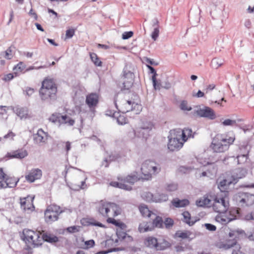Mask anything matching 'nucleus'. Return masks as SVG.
I'll return each mask as SVG.
<instances>
[{"mask_svg":"<svg viewBox=\"0 0 254 254\" xmlns=\"http://www.w3.org/2000/svg\"><path fill=\"white\" fill-rule=\"evenodd\" d=\"M142 198L147 202H154V194L151 192L146 191L144 192L141 194Z\"/></svg>","mask_w":254,"mask_h":254,"instance_id":"nucleus-42","label":"nucleus"},{"mask_svg":"<svg viewBox=\"0 0 254 254\" xmlns=\"http://www.w3.org/2000/svg\"><path fill=\"white\" fill-rule=\"evenodd\" d=\"M134 75L132 72L125 68L123 71L122 77L123 87L122 88L125 90H128L131 87L133 82Z\"/></svg>","mask_w":254,"mask_h":254,"instance_id":"nucleus-17","label":"nucleus"},{"mask_svg":"<svg viewBox=\"0 0 254 254\" xmlns=\"http://www.w3.org/2000/svg\"><path fill=\"white\" fill-rule=\"evenodd\" d=\"M70 174L73 175V178L70 184V187L72 189L78 190L80 189H83L85 188V179L84 178L83 174L80 171L74 168L68 169L66 171V174ZM66 175L64 178H66Z\"/></svg>","mask_w":254,"mask_h":254,"instance_id":"nucleus-9","label":"nucleus"},{"mask_svg":"<svg viewBox=\"0 0 254 254\" xmlns=\"http://www.w3.org/2000/svg\"><path fill=\"white\" fill-rule=\"evenodd\" d=\"M151 79L154 89L159 90L161 87L160 82L157 80L156 77L152 76Z\"/></svg>","mask_w":254,"mask_h":254,"instance_id":"nucleus-47","label":"nucleus"},{"mask_svg":"<svg viewBox=\"0 0 254 254\" xmlns=\"http://www.w3.org/2000/svg\"><path fill=\"white\" fill-rule=\"evenodd\" d=\"M161 167L159 164L150 160L145 161L142 164L141 171L143 175V179L149 180L152 175H155L160 172Z\"/></svg>","mask_w":254,"mask_h":254,"instance_id":"nucleus-7","label":"nucleus"},{"mask_svg":"<svg viewBox=\"0 0 254 254\" xmlns=\"http://www.w3.org/2000/svg\"><path fill=\"white\" fill-rule=\"evenodd\" d=\"M139 179V177L138 176L137 173L133 172L124 178H123L122 177L119 178V180H121L123 182L119 183L117 182H112L110 183V185L114 187L119 188L127 190H130L132 189V187L130 186L124 184V183H127L132 185Z\"/></svg>","mask_w":254,"mask_h":254,"instance_id":"nucleus-10","label":"nucleus"},{"mask_svg":"<svg viewBox=\"0 0 254 254\" xmlns=\"http://www.w3.org/2000/svg\"><path fill=\"white\" fill-rule=\"evenodd\" d=\"M235 140V135L232 132L217 134L213 137L210 148L215 152H224L229 149Z\"/></svg>","mask_w":254,"mask_h":254,"instance_id":"nucleus-1","label":"nucleus"},{"mask_svg":"<svg viewBox=\"0 0 254 254\" xmlns=\"http://www.w3.org/2000/svg\"><path fill=\"white\" fill-rule=\"evenodd\" d=\"M4 57L7 59H11L13 57V54L10 48L7 49L4 52Z\"/></svg>","mask_w":254,"mask_h":254,"instance_id":"nucleus-58","label":"nucleus"},{"mask_svg":"<svg viewBox=\"0 0 254 254\" xmlns=\"http://www.w3.org/2000/svg\"><path fill=\"white\" fill-rule=\"evenodd\" d=\"M233 200L239 206H251L254 204V194L240 192L234 196Z\"/></svg>","mask_w":254,"mask_h":254,"instance_id":"nucleus-11","label":"nucleus"},{"mask_svg":"<svg viewBox=\"0 0 254 254\" xmlns=\"http://www.w3.org/2000/svg\"><path fill=\"white\" fill-rule=\"evenodd\" d=\"M124 229H118L117 230V235L119 239L121 240H125L127 239V241H131L132 240V238L130 236L128 235L126 232H124L123 230Z\"/></svg>","mask_w":254,"mask_h":254,"instance_id":"nucleus-37","label":"nucleus"},{"mask_svg":"<svg viewBox=\"0 0 254 254\" xmlns=\"http://www.w3.org/2000/svg\"><path fill=\"white\" fill-rule=\"evenodd\" d=\"M245 232L242 230H231L229 233V236L234 241H228L225 243L222 244L220 248L227 250L234 247L235 249L233 251L232 254H239L241 247L236 241L243 238Z\"/></svg>","mask_w":254,"mask_h":254,"instance_id":"nucleus-6","label":"nucleus"},{"mask_svg":"<svg viewBox=\"0 0 254 254\" xmlns=\"http://www.w3.org/2000/svg\"><path fill=\"white\" fill-rule=\"evenodd\" d=\"M90 58L95 65L98 66H100L102 65V62L99 60V59L98 58L96 54H90Z\"/></svg>","mask_w":254,"mask_h":254,"instance_id":"nucleus-45","label":"nucleus"},{"mask_svg":"<svg viewBox=\"0 0 254 254\" xmlns=\"http://www.w3.org/2000/svg\"><path fill=\"white\" fill-rule=\"evenodd\" d=\"M5 180L7 188H11L16 187L19 181V180H16V179L8 176H7Z\"/></svg>","mask_w":254,"mask_h":254,"instance_id":"nucleus-41","label":"nucleus"},{"mask_svg":"<svg viewBox=\"0 0 254 254\" xmlns=\"http://www.w3.org/2000/svg\"><path fill=\"white\" fill-rule=\"evenodd\" d=\"M159 34V29L158 27H156L154 28L153 31L151 34V38L154 40V41H156L158 37Z\"/></svg>","mask_w":254,"mask_h":254,"instance_id":"nucleus-54","label":"nucleus"},{"mask_svg":"<svg viewBox=\"0 0 254 254\" xmlns=\"http://www.w3.org/2000/svg\"><path fill=\"white\" fill-rule=\"evenodd\" d=\"M112 217H109L107 219V222L109 223H112L115 225L116 226L119 227V229H125L126 228V225L123 222H119L114 218H112Z\"/></svg>","mask_w":254,"mask_h":254,"instance_id":"nucleus-40","label":"nucleus"},{"mask_svg":"<svg viewBox=\"0 0 254 254\" xmlns=\"http://www.w3.org/2000/svg\"><path fill=\"white\" fill-rule=\"evenodd\" d=\"M13 112L21 120L31 117L28 108L26 107H16L13 109Z\"/></svg>","mask_w":254,"mask_h":254,"instance_id":"nucleus-26","label":"nucleus"},{"mask_svg":"<svg viewBox=\"0 0 254 254\" xmlns=\"http://www.w3.org/2000/svg\"><path fill=\"white\" fill-rule=\"evenodd\" d=\"M164 224L167 229H169L174 225V221L170 218H167L165 220Z\"/></svg>","mask_w":254,"mask_h":254,"instance_id":"nucleus-52","label":"nucleus"},{"mask_svg":"<svg viewBox=\"0 0 254 254\" xmlns=\"http://www.w3.org/2000/svg\"><path fill=\"white\" fill-rule=\"evenodd\" d=\"M117 121L119 125H123L127 123V120L124 115H120L117 118Z\"/></svg>","mask_w":254,"mask_h":254,"instance_id":"nucleus-50","label":"nucleus"},{"mask_svg":"<svg viewBox=\"0 0 254 254\" xmlns=\"http://www.w3.org/2000/svg\"><path fill=\"white\" fill-rule=\"evenodd\" d=\"M153 125L150 123H146V124H143V125L139 128L136 131H134V134L136 135L138 133L137 135L139 137H142L144 138H146L149 135V131L152 128Z\"/></svg>","mask_w":254,"mask_h":254,"instance_id":"nucleus-21","label":"nucleus"},{"mask_svg":"<svg viewBox=\"0 0 254 254\" xmlns=\"http://www.w3.org/2000/svg\"><path fill=\"white\" fill-rule=\"evenodd\" d=\"M63 212L60 206L52 204L49 206L45 212V219L47 223H52L58 219L59 215Z\"/></svg>","mask_w":254,"mask_h":254,"instance_id":"nucleus-14","label":"nucleus"},{"mask_svg":"<svg viewBox=\"0 0 254 254\" xmlns=\"http://www.w3.org/2000/svg\"><path fill=\"white\" fill-rule=\"evenodd\" d=\"M98 213L104 218L115 217L122 213L120 206L115 203L101 200L96 206Z\"/></svg>","mask_w":254,"mask_h":254,"instance_id":"nucleus-4","label":"nucleus"},{"mask_svg":"<svg viewBox=\"0 0 254 254\" xmlns=\"http://www.w3.org/2000/svg\"><path fill=\"white\" fill-rule=\"evenodd\" d=\"M230 206L228 192H225L216 195L213 203V209L216 212H225Z\"/></svg>","mask_w":254,"mask_h":254,"instance_id":"nucleus-8","label":"nucleus"},{"mask_svg":"<svg viewBox=\"0 0 254 254\" xmlns=\"http://www.w3.org/2000/svg\"><path fill=\"white\" fill-rule=\"evenodd\" d=\"M75 30L74 29H69L66 31L65 32V39H69L73 37L74 35Z\"/></svg>","mask_w":254,"mask_h":254,"instance_id":"nucleus-55","label":"nucleus"},{"mask_svg":"<svg viewBox=\"0 0 254 254\" xmlns=\"http://www.w3.org/2000/svg\"><path fill=\"white\" fill-rule=\"evenodd\" d=\"M28 155V153L25 150H17L11 153H8L7 156L10 158L23 159Z\"/></svg>","mask_w":254,"mask_h":254,"instance_id":"nucleus-29","label":"nucleus"},{"mask_svg":"<svg viewBox=\"0 0 254 254\" xmlns=\"http://www.w3.org/2000/svg\"><path fill=\"white\" fill-rule=\"evenodd\" d=\"M219 214L215 217V220L217 222L225 225L229 222L236 218L237 215L240 214V210L233 209L225 212H218Z\"/></svg>","mask_w":254,"mask_h":254,"instance_id":"nucleus-12","label":"nucleus"},{"mask_svg":"<svg viewBox=\"0 0 254 254\" xmlns=\"http://www.w3.org/2000/svg\"><path fill=\"white\" fill-rule=\"evenodd\" d=\"M154 202L161 203L167 201L168 196L167 194L164 193L157 192L154 194Z\"/></svg>","mask_w":254,"mask_h":254,"instance_id":"nucleus-32","label":"nucleus"},{"mask_svg":"<svg viewBox=\"0 0 254 254\" xmlns=\"http://www.w3.org/2000/svg\"><path fill=\"white\" fill-rule=\"evenodd\" d=\"M212 167V170L204 171L203 168L201 169H198L196 171L195 176L197 178H200L204 177H211L216 174L217 170L214 166V164H211Z\"/></svg>","mask_w":254,"mask_h":254,"instance_id":"nucleus-24","label":"nucleus"},{"mask_svg":"<svg viewBox=\"0 0 254 254\" xmlns=\"http://www.w3.org/2000/svg\"><path fill=\"white\" fill-rule=\"evenodd\" d=\"M133 34L132 31L125 32L122 34V39L124 40L128 39L132 36Z\"/></svg>","mask_w":254,"mask_h":254,"instance_id":"nucleus-60","label":"nucleus"},{"mask_svg":"<svg viewBox=\"0 0 254 254\" xmlns=\"http://www.w3.org/2000/svg\"><path fill=\"white\" fill-rule=\"evenodd\" d=\"M99 101V96L96 93H91L87 95L86 98V104L90 108H94L97 105Z\"/></svg>","mask_w":254,"mask_h":254,"instance_id":"nucleus-28","label":"nucleus"},{"mask_svg":"<svg viewBox=\"0 0 254 254\" xmlns=\"http://www.w3.org/2000/svg\"><path fill=\"white\" fill-rule=\"evenodd\" d=\"M122 155L119 153H112L109 156V161H118L121 160Z\"/></svg>","mask_w":254,"mask_h":254,"instance_id":"nucleus-48","label":"nucleus"},{"mask_svg":"<svg viewBox=\"0 0 254 254\" xmlns=\"http://www.w3.org/2000/svg\"><path fill=\"white\" fill-rule=\"evenodd\" d=\"M15 136V133H14L11 131H9L7 134H5L3 136V138L4 139H8V138H9V139H10L11 140H13V137Z\"/></svg>","mask_w":254,"mask_h":254,"instance_id":"nucleus-62","label":"nucleus"},{"mask_svg":"<svg viewBox=\"0 0 254 254\" xmlns=\"http://www.w3.org/2000/svg\"><path fill=\"white\" fill-rule=\"evenodd\" d=\"M23 234V240L28 248L38 247L42 245L43 240L41 237V234L39 231L24 229Z\"/></svg>","mask_w":254,"mask_h":254,"instance_id":"nucleus-5","label":"nucleus"},{"mask_svg":"<svg viewBox=\"0 0 254 254\" xmlns=\"http://www.w3.org/2000/svg\"><path fill=\"white\" fill-rule=\"evenodd\" d=\"M168 138V148L170 151H177L183 147L184 142L181 137L180 132L174 131Z\"/></svg>","mask_w":254,"mask_h":254,"instance_id":"nucleus-13","label":"nucleus"},{"mask_svg":"<svg viewBox=\"0 0 254 254\" xmlns=\"http://www.w3.org/2000/svg\"><path fill=\"white\" fill-rule=\"evenodd\" d=\"M191 233L189 231H177L176 233V236L182 238L183 239H188L190 238L191 235Z\"/></svg>","mask_w":254,"mask_h":254,"instance_id":"nucleus-43","label":"nucleus"},{"mask_svg":"<svg viewBox=\"0 0 254 254\" xmlns=\"http://www.w3.org/2000/svg\"><path fill=\"white\" fill-rule=\"evenodd\" d=\"M13 77L14 76L12 73H8L4 75V76L2 78V80L4 81H8L12 79Z\"/></svg>","mask_w":254,"mask_h":254,"instance_id":"nucleus-61","label":"nucleus"},{"mask_svg":"<svg viewBox=\"0 0 254 254\" xmlns=\"http://www.w3.org/2000/svg\"><path fill=\"white\" fill-rule=\"evenodd\" d=\"M172 203L175 207L179 208L188 206L190 202L186 199L181 200L178 198H175L172 200Z\"/></svg>","mask_w":254,"mask_h":254,"instance_id":"nucleus-31","label":"nucleus"},{"mask_svg":"<svg viewBox=\"0 0 254 254\" xmlns=\"http://www.w3.org/2000/svg\"><path fill=\"white\" fill-rule=\"evenodd\" d=\"M138 229L140 233H145L152 231L154 227L151 223L142 222L139 224Z\"/></svg>","mask_w":254,"mask_h":254,"instance_id":"nucleus-30","label":"nucleus"},{"mask_svg":"<svg viewBox=\"0 0 254 254\" xmlns=\"http://www.w3.org/2000/svg\"><path fill=\"white\" fill-rule=\"evenodd\" d=\"M95 245V242L93 240L84 241L83 240H81V244H79V247L83 249H88L92 248Z\"/></svg>","mask_w":254,"mask_h":254,"instance_id":"nucleus-39","label":"nucleus"},{"mask_svg":"<svg viewBox=\"0 0 254 254\" xmlns=\"http://www.w3.org/2000/svg\"><path fill=\"white\" fill-rule=\"evenodd\" d=\"M204 226L207 230L210 231H215L216 230V227L215 225L210 224V223H205L204 224Z\"/></svg>","mask_w":254,"mask_h":254,"instance_id":"nucleus-59","label":"nucleus"},{"mask_svg":"<svg viewBox=\"0 0 254 254\" xmlns=\"http://www.w3.org/2000/svg\"><path fill=\"white\" fill-rule=\"evenodd\" d=\"M139 209L140 213L143 217H151L154 213L149 210L146 205L144 204L140 205Z\"/></svg>","mask_w":254,"mask_h":254,"instance_id":"nucleus-35","label":"nucleus"},{"mask_svg":"<svg viewBox=\"0 0 254 254\" xmlns=\"http://www.w3.org/2000/svg\"><path fill=\"white\" fill-rule=\"evenodd\" d=\"M248 159L247 155H241L237 156V161L238 164H244Z\"/></svg>","mask_w":254,"mask_h":254,"instance_id":"nucleus-53","label":"nucleus"},{"mask_svg":"<svg viewBox=\"0 0 254 254\" xmlns=\"http://www.w3.org/2000/svg\"><path fill=\"white\" fill-rule=\"evenodd\" d=\"M196 114L200 117L214 120L216 118V114L213 109L207 106L198 108L195 111Z\"/></svg>","mask_w":254,"mask_h":254,"instance_id":"nucleus-18","label":"nucleus"},{"mask_svg":"<svg viewBox=\"0 0 254 254\" xmlns=\"http://www.w3.org/2000/svg\"><path fill=\"white\" fill-rule=\"evenodd\" d=\"M180 107L182 110L184 111H190L191 110V108L188 106L187 102L185 101L182 102Z\"/></svg>","mask_w":254,"mask_h":254,"instance_id":"nucleus-56","label":"nucleus"},{"mask_svg":"<svg viewBox=\"0 0 254 254\" xmlns=\"http://www.w3.org/2000/svg\"><path fill=\"white\" fill-rule=\"evenodd\" d=\"M33 138L35 143L41 144L47 140L48 133L42 129H39L37 132L33 135Z\"/></svg>","mask_w":254,"mask_h":254,"instance_id":"nucleus-23","label":"nucleus"},{"mask_svg":"<svg viewBox=\"0 0 254 254\" xmlns=\"http://www.w3.org/2000/svg\"><path fill=\"white\" fill-rule=\"evenodd\" d=\"M223 64V60L219 58H214L211 61V66L217 69Z\"/></svg>","mask_w":254,"mask_h":254,"instance_id":"nucleus-44","label":"nucleus"},{"mask_svg":"<svg viewBox=\"0 0 254 254\" xmlns=\"http://www.w3.org/2000/svg\"><path fill=\"white\" fill-rule=\"evenodd\" d=\"M87 223L89 225H91L92 226H98V227H103V228L105 227V226L103 224H102L101 223H100L99 222L97 221L96 220H95V219H92V218L89 219L87 221Z\"/></svg>","mask_w":254,"mask_h":254,"instance_id":"nucleus-49","label":"nucleus"},{"mask_svg":"<svg viewBox=\"0 0 254 254\" xmlns=\"http://www.w3.org/2000/svg\"><path fill=\"white\" fill-rule=\"evenodd\" d=\"M177 132H180L181 137L185 142L189 137L191 136L192 130L190 128H185L181 131H177Z\"/></svg>","mask_w":254,"mask_h":254,"instance_id":"nucleus-36","label":"nucleus"},{"mask_svg":"<svg viewBox=\"0 0 254 254\" xmlns=\"http://www.w3.org/2000/svg\"><path fill=\"white\" fill-rule=\"evenodd\" d=\"M247 174V170L246 169L238 168L234 170L230 176L236 184L239 179L245 177Z\"/></svg>","mask_w":254,"mask_h":254,"instance_id":"nucleus-25","label":"nucleus"},{"mask_svg":"<svg viewBox=\"0 0 254 254\" xmlns=\"http://www.w3.org/2000/svg\"><path fill=\"white\" fill-rule=\"evenodd\" d=\"M215 196L216 195H207L204 196L202 199L196 201V204L199 206H206L209 207L211 205L213 206Z\"/></svg>","mask_w":254,"mask_h":254,"instance_id":"nucleus-27","label":"nucleus"},{"mask_svg":"<svg viewBox=\"0 0 254 254\" xmlns=\"http://www.w3.org/2000/svg\"><path fill=\"white\" fill-rule=\"evenodd\" d=\"M145 245L151 248H155L157 250H162L170 247V244L165 240L162 242H158L157 239L149 237L146 239Z\"/></svg>","mask_w":254,"mask_h":254,"instance_id":"nucleus-16","label":"nucleus"},{"mask_svg":"<svg viewBox=\"0 0 254 254\" xmlns=\"http://www.w3.org/2000/svg\"><path fill=\"white\" fill-rule=\"evenodd\" d=\"M25 94L28 96H31L34 92V89L30 87H27L24 91Z\"/></svg>","mask_w":254,"mask_h":254,"instance_id":"nucleus-64","label":"nucleus"},{"mask_svg":"<svg viewBox=\"0 0 254 254\" xmlns=\"http://www.w3.org/2000/svg\"><path fill=\"white\" fill-rule=\"evenodd\" d=\"M182 215L183 216V222L189 226H192L195 223V221H191V215L188 211H184Z\"/></svg>","mask_w":254,"mask_h":254,"instance_id":"nucleus-38","label":"nucleus"},{"mask_svg":"<svg viewBox=\"0 0 254 254\" xmlns=\"http://www.w3.org/2000/svg\"><path fill=\"white\" fill-rule=\"evenodd\" d=\"M151 219L153 220L152 223L151 224L154 227L157 228H162L163 226V220L161 217L157 216L154 213L152 216L151 217Z\"/></svg>","mask_w":254,"mask_h":254,"instance_id":"nucleus-33","label":"nucleus"},{"mask_svg":"<svg viewBox=\"0 0 254 254\" xmlns=\"http://www.w3.org/2000/svg\"><path fill=\"white\" fill-rule=\"evenodd\" d=\"M34 196L28 195L26 197L20 198V206L22 209L24 211H32L34 209L33 203Z\"/></svg>","mask_w":254,"mask_h":254,"instance_id":"nucleus-19","label":"nucleus"},{"mask_svg":"<svg viewBox=\"0 0 254 254\" xmlns=\"http://www.w3.org/2000/svg\"><path fill=\"white\" fill-rule=\"evenodd\" d=\"M57 87L51 79H45L42 82L39 90V96L42 101L51 102L56 100Z\"/></svg>","mask_w":254,"mask_h":254,"instance_id":"nucleus-3","label":"nucleus"},{"mask_svg":"<svg viewBox=\"0 0 254 254\" xmlns=\"http://www.w3.org/2000/svg\"><path fill=\"white\" fill-rule=\"evenodd\" d=\"M42 176V171L39 168H33L30 170L25 175V180L29 183H33L39 180Z\"/></svg>","mask_w":254,"mask_h":254,"instance_id":"nucleus-20","label":"nucleus"},{"mask_svg":"<svg viewBox=\"0 0 254 254\" xmlns=\"http://www.w3.org/2000/svg\"><path fill=\"white\" fill-rule=\"evenodd\" d=\"M43 240V243L44 241L50 243H56L58 241V238L54 235L48 234H44L42 236H41Z\"/></svg>","mask_w":254,"mask_h":254,"instance_id":"nucleus-34","label":"nucleus"},{"mask_svg":"<svg viewBox=\"0 0 254 254\" xmlns=\"http://www.w3.org/2000/svg\"><path fill=\"white\" fill-rule=\"evenodd\" d=\"M217 183L218 188L222 192L224 191L223 192H226V190L231 185L235 184L231 176H228L225 179H219Z\"/></svg>","mask_w":254,"mask_h":254,"instance_id":"nucleus-22","label":"nucleus"},{"mask_svg":"<svg viewBox=\"0 0 254 254\" xmlns=\"http://www.w3.org/2000/svg\"><path fill=\"white\" fill-rule=\"evenodd\" d=\"M114 102L117 108L123 113L133 111L134 114H138L142 109L140 104L135 103L131 100L127 99L122 93L117 95Z\"/></svg>","mask_w":254,"mask_h":254,"instance_id":"nucleus-2","label":"nucleus"},{"mask_svg":"<svg viewBox=\"0 0 254 254\" xmlns=\"http://www.w3.org/2000/svg\"><path fill=\"white\" fill-rule=\"evenodd\" d=\"M245 219L246 220H254V212H251L246 214Z\"/></svg>","mask_w":254,"mask_h":254,"instance_id":"nucleus-63","label":"nucleus"},{"mask_svg":"<svg viewBox=\"0 0 254 254\" xmlns=\"http://www.w3.org/2000/svg\"><path fill=\"white\" fill-rule=\"evenodd\" d=\"M222 124L224 126H233L236 125V121L231 119H226L222 123Z\"/></svg>","mask_w":254,"mask_h":254,"instance_id":"nucleus-51","label":"nucleus"},{"mask_svg":"<svg viewBox=\"0 0 254 254\" xmlns=\"http://www.w3.org/2000/svg\"><path fill=\"white\" fill-rule=\"evenodd\" d=\"M50 121L53 123H59V127H60L63 125H65L68 126H72L74 124L75 121L70 116L64 115H62L61 114H53L49 119Z\"/></svg>","mask_w":254,"mask_h":254,"instance_id":"nucleus-15","label":"nucleus"},{"mask_svg":"<svg viewBox=\"0 0 254 254\" xmlns=\"http://www.w3.org/2000/svg\"><path fill=\"white\" fill-rule=\"evenodd\" d=\"M178 186L175 183L167 184L165 186V190L168 191H173L177 190Z\"/></svg>","mask_w":254,"mask_h":254,"instance_id":"nucleus-46","label":"nucleus"},{"mask_svg":"<svg viewBox=\"0 0 254 254\" xmlns=\"http://www.w3.org/2000/svg\"><path fill=\"white\" fill-rule=\"evenodd\" d=\"M25 67L24 64L22 62H20L15 66L13 69L21 72L24 69Z\"/></svg>","mask_w":254,"mask_h":254,"instance_id":"nucleus-57","label":"nucleus"}]
</instances>
